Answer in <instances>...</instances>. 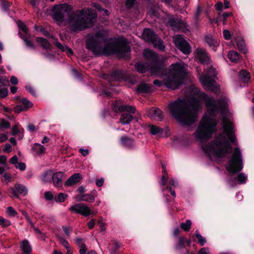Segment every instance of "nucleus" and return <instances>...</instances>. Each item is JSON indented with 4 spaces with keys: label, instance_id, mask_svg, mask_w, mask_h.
Returning <instances> with one entry per match:
<instances>
[{
    "label": "nucleus",
    "instance_id": "obj_1",
    "mask_svg": "<svg viewBox=\"0 0 254 254\" xmlns=\"http://www.w3.org/2000/svg\"><path fill=\"white\" fill-rule=\"evenodd\" d=\"M106 41V39L102 33L97 32L94 35H88L86 47L96 55L116 53L121 58H125L128 56L130 50L126 40L112 41L102 47V44Z\"/></svg>",
    "mask_w": 254,
    "mask_h": 254
},
{
    "label": "nucleus",
    "instance_id": "obj_2",
    "mask_svg": "<svg viewBox=\"0 0 254 254\" xmlns=\"http://www.w3.org/2000/svg\"><path fill=\"white\" fill-rule=\"evenodd\" d=\"M222 126L224 133L220 134L210 144L203 147V149L211 160L224 157L227 153L231 151L232 147L228 143L224 134L227 136L232 143L235 145L237 144L235 135L234 134L233 124L225 116L222 118Z\"/></svg>",
    "mask_w": 254,
    "mask_h": 254
},
{
    "label": "nucleus",
    "instance_id": "obj_3",
    "mask_svg": "<svg viewBox=\"0 0 254 254\" xmlns=\"http://www.w3.org/2000/svg\"><path fill=\"white\" fill-rule=\"evenodd\" d=\"M171 115L182 125H190L196 120L197 111L201 108L200 100L195 99L178 100L169 105Z\"/></svg>",
    "mask_w": 254,
    "mask_h": 254
},
{
    "label": "nucleus",
    "instance_id": "obj_4",
    "mask_svg": "<svg viewBox=\"0 0 254 254\" xmlns=\"http://www.w3.org/2000/svg\"><path fill=\"white\" fill-rule=\"evenodd\" d=\"M97 15L92 9L84 8L69 15L68 24L72 31H80L91 28L96 21Z\"/></svg>",
    "mask_w": 254,
    "mask_h": 254
},
{
    "label": "nucleus",
    "instance_id": "obj_5",
    "mask_svg": "<svg viewBox=\"0 0 254 254\" xmlns=\"http://www.w3.org/2000/svg\"><path fill=\"white\" fill-rule=\"evenodd\" d=\"M187 66L183 62L172 64L166 78L163 81L154 80L153 84L158 87L165 85L173 90L177 89L182 84L186 74Z\"/></svg>",
    "mask_w": 254,
    "mask_h": 254
},
{
    "label": "nucleus",
    "instance_id": "obj_6",
    "mask_svg": "<svg viewBox=\"0 0 254 254\" xmlns=\"http://www.w3.org/2000/svg\"><path fill=\"white\" fill-rule=\"evenodd\" d=\"M143 56L150 63H138L135 64L136 70L140 73H144L149 71L151 74L160 76L164 71L165 66L158 60V55L154 52L146 49L143 52Z\"/></svg>",
    "mask_w": 254,
    "mask_h": 254
},
{
    "label": "nucleus",
    "instance_id": "obj_7",
    "mask_svg": "<svg viewBox=\"0 0 254 254\" xmlns=\"http://www.w3.org/2000/svg\"><path fill=\"white\" fill-rule=\"evenodd\" d=\"M217 123L216 120L204 116L195 133V137L200 141L208 139L211 137L212 133L216 131Z\"/></svg>",
    "mask_w": 254,
    "mask_h": 254
},
{
    "label": "nucleus",
    "instance_id": "obj_8",
    "mask_svg": "<svg viewBox=\"0 0 254 254\" xmlns=\"http://www.w3.org/2000/svg\"><path fill=\"white\" fill-rule=\"evenodd\" d=\"M200 97L204 101L208 112L211 116H215L219 110L222 114L226 111L228 105L226 99H221L216 101L204 93L201 94Z\"/></svg>",
    "mask_w": 254,
    "mask_h": 254
},
{
    "label": "nucleus",
    "instance_id": "obj_9",
    "mask_svg": "<svg viewBox=\"0 0 254 254\" xmlns=\"http://www.w3.org/2000/svg\"><path fill=\"white\" fill-rule=\"evenodd\" d=\"M205 73H202L199 75V80L203 87L205 90L211 91L214 93L217 92L219 87L213 78L217 75L215 69L211 66L205 70Z\"/></svg>",
    "mask_w": 254,
    "mask_h": 254
},
{
    "label": "nucleus",
    "instance_id": "obj_10",
    "mask_svg": "<svg viewBox=\"0 0 254 254\" xmlns=\"http://www.w3.org/2000/svg\"><path fill=\"white\" fill-rule=\"evenodd\" d=\"M230 173L234 174L241 171L243 168L242 155L239 148H235L234 153L226 167Z\"/></svg>",
    "mask_w": 254,
    "mask_h": 254
},
{
    "label": "nucleus",
    "instance_id": "obj_11",
    "mask_svg": "<svg viewBox=\"0 0 254 254\" xmlns=\"http://www.w3.org/2000/svg\"><path fill=\"white\" fill-rule=\"evenodd\" d=\"M142 37L145 41L152 43L155 48L162 51H164L165 46L163 42L155 34L152 30L148 28L144 29Z\"/></svg>",
    "mask_w": 254,
    "mask_h": 254
},
{
    "label": "nucleus",
    "instance_id": "obj_12",
    "mask_svg": "<svg viewBox=\"0 0 254 254\" xmlns=\"http://www.w3.org/2000/svg\"><path fill=\"white\" fill-rule=\"evenodd\" d=\"M70 8V6L66 4L54 6L53 14V18L58 21H63L65 14L69 10Z\"/></svg>",
    "mask_w": 254,
    "mask_h": 254
},
{
    "label": "nucleus",
    "instance_id": "obj_13",
    "mask_svg": "<svg viewBox=\"0 0 254 254\" xmlns=\"http://www.w3.org/2000/svg\"><path fill=\"white\" fill-rule=\"evenodd\" d=\"M174 43L176 46L184 54L188 55L190 53L191 47L190 44L181 35H178L175 36Z\"/></svg>",
    "mask_w": 254,
    "mask_h": 254
},
{
    "label": "nucleus",
    "instance_id": "obj_14",
    "mask_svg": "<svg viewBox=\"0 0 254 254\" xmlns=\"http://www.w3.org/2000/svg\"><path fill=\"white\" fill-rule=\"evenodd\" d=\"M69 210L75 213L88 216L91 214V211L87 205L83 203H77L71 206Z\"/></svg>",
    "mask_w": 254,
    "mask_h": 254
},
{
    "label": "nucleus",
    "instance_id": "obj_15",
    "mask_svg": "<svg viewBox=\"0 0 254 254\" xmlns=\"http://www.w3.org/2000/svg\"><path fill=\"white\" fill-rule=\"evenodd\" d=\"M33 106L31 102L27 99L22 98L19 99L18 104L13 108V111L16 113H19L22 111H27Z\"/></svg>",
    "mask_w": 254,
    "mask_h": 254
},
{
    "label": "nucleus",
    "instance_id": "obj_16",
    "mask_svg": "<svg viewBox=\"0 0 254 254\" xmlns=\"http://www.w3.org/2000/svg\"><path fill=\"white\" fill-rule=\"evenodd\" d=\"M196 56L199 62L203 64H207L210 62V59L205 49L197 48L195 50Z\"/></svg>",
    "mask_w": 254,
    "mask_h": 254
},
{
    "label": "nucleus",
    "instance_id": "obj_17",
    "mask_svg": "<svg viewBox=\"0 0 254 254\" xmlns=\"http://www.w3.org/2000/svg\"><path fill=\"white\" fill-rule=\"evenodd\" d=\"M168 24L172 28L174 31H182L185 27V23L178 18H170Z\"/></svg>",
    "mask_w": 254,
    "mask_h": 254
},
{
    "label": "nucleus",
    "instance_id": "obj_18",
    "mask_svg": "<svg viewBox=\"0 0 254 254\" xmlns=\"http://www.w3.org/2000/svg\"><path fill=\"white\" fill-rule=\"evenodd\" d=\"M147 116L151 119L161 121L163 118V112L158 108H152L147 113Z\"/></svg>",
    "mask_w": 254,
    "mask_h": 254
},
{
    "label": "nucleus",
    "instance_id": "obj_19",
    "mask_svg": "<svg viewBox=\"0 0 254 254\" xmlns=\"http://www.w3.org/2000/svg\"><path fill=\"white\" fill-rule=\"evenodd\" d=\"M64 173L62 172H58L52 174V181L54 185L56 187H61L63 184V178Z\"/></svg>",
    "mask_w": 254,
    "mask_h": 254
},
{
    "label": "nucleus",
    "instance_id": "obj_20",
    "mask_svg": "<svg viewBox=\"0 0 254 254\" xmlns=\"http://www.w3.org/2000/svg\"><path fill=\"white\" fill-rule=\"evenodd\" d=\"M120 142L123 146L127 148L131 149L134 146L133 139L127 136H122L120 139Z\"/></svg>",
    "mask_w": 254,
    "mask_h": 254
},
{
    "label": "nucleus",
    "instance_id": "obj_21",
    "mask_svg": "<svg viewBox=\"0 0 254 254\" xmlns=\"http://www.w3.org/2000/svg\"><path fill=\"white\" fill-rule=\"evenodd\" d=\"M81 176L79 173H75L69 177L65 182V186H71L79 182Z\"/></svg>",
    "mask_w": 254,
    "mask_h": 254
},
{
    "label": "nucleus",
    "instance_id": "obj_22",
    "mask_svg": "<svg viewBox=\"0 0 254 254\" xmlns=\"http://www.w3.org/2000/svg\"><path fill=\"white\" fill-rule=\"evenodd\" d=\"M31 150L33 154L41 155L45 153L46 148L43 145L35 143L32 146Z\"/></svg>",
    "mask_w": 254,
    "mask_h": 254
},
{
    "label": "nucleus",
    "instance_id": "obj_23",
    "mask_svg": "<svg viewBox=\"0 0 254 254\" xmlns=\"http://www.w3.org/2000/svg\"><path fill=\"white\" fill-rule=\"evenodd\" d=\"M205 42L214 51H216V47L219 45V42L214 39L211 35H208L205 37Z\"/></svg>",
    "mask_w": 254,
    "mask_h": 254
},
{
    "label": "nucleus",
    "instance_id": "obj_24",
    "mask_svg": "<svg viewBox=\"0 0 254 254\" xmlns=\"http://www.w3.org/2000/svg\"><path fill=\"white\" fill-rule=\"evenodd\" d=\"M235 39L239 50L244 54L246 53L247 49L244 39L241 36H237Z\"/></svg>",
    "mask_w": 254,
    "mask_h": 254
},
{
    "label": "nucleus",
    "instance_id": "obj_25",
    "mask_svg": "<svg viewBox=\"0 0 254 254\" xmlns=\"http://www.w3.org/2000/svg\"><path fill=\"white\" fill-rule=\"evenodd\" d=\"M229 59L232 62L238 63L242 59L239 54L235 51H231L228 54Z\"/></svg>",
    "mask_w": 254,
    "mask_h": 254
},
{
    "label": "nucleus",
    "instance_id": "obj_26",
    "mask_svg": "<svg viewBox=\"0 0 254 254\" xmlns=\"http://www.w3.org/2000/svg\"><path fill=\"white\" fill-rule=\"evenodd\" d=\"M120 112H127L130 113H134L136 111L135 107L128 105H123L118 108Z\"/></svg>",
    "mask_w": 254,
    "mask_h": 254
},
{
    "label": "nucleus",
    "instance_id": "obj_27",
    "mask_svg": "<svg viewBox=\"0 0 254 254\" xmlns=\"http://www.w3.org/2000/svg\"><path fill=\"white\" fill-rule=\"evenodd\" d=\"M239 76L240 80L245 83H247L250 81V74L249 72L246 70L244 69L240 71Z\"/></svg>",
    "mask_w": 254,
    "mask_h": 254
},
{
    "label": "nucleus",
    "instance_id": "obj_28",
    "mask_svg": "<svg viewBox=\"0 0 254 254\" xmlns=\"http://www.w3.org/2000/svg\"><path fill=\"white\" fill-rule=\"evenodd\" d=\"M151 90V86L148 84L142 83L137 87L136 91L138 93H149Z\"/></svg>",
    "mask_w": 254,
    "mask_h": 254
},
{
    "label": "nucleus",
    "instance_id": "obj_29",
    "mask_svg": "<svg viewBox=\"0 0 254 254\" xmlns=\"http://www.w3.org/2000/svg\"><path fill=\"white\" fill-rule=\"evenodd\" d=\"M133 119V117L129 114H123L120 119V122L123 125L128 124Z\"/></svg>",
    "mask_w": 254,
    "mask_h": 254
},
{
    "label": "nucleus",
    "instance_id": "obj_30",
    "mask_svg": "<svg viewBox=\"0 0 254 254\" xmlns=\"http://www.w3.org/2000/svg\"><path fill=\"white\" fill-rule=\"evenodd\" d=\"M56 46L63 52H64L66 54L69 56L73 55V52L71 49L68 48L66 46H64L59 42L55 43Z\"/></svg>",
    "mask_w": 254,
    "mask_h": 254
},
{
    "label": "nucleus",
    "instance_id": "obj_31",
    "mask_svg": "<svg viewBox=\"0 0 254 254\" xmlns=\"http://www.w3.org/2000/svg\"><path fill=\"white\" fill-rule=\"evenodd\" d=\"M21 248L24 254H30L31 251V248L28 241L27 240H25L22 241L21 244Z\"/></svg>",
    "mask_w": 254,
    "mask_h": 254
},
{
    "label": "nucleus",
    "instance_id": "obj_32",
    "mask_svg": "<svg viewBox=\"0 0 254 254\" xmlns=\"http://www.w3.org/2000/svg\"><path fill=\"white\" fill-rule=\"evenodd\" d=\"M94 200V196L89 193L84 194L82 196L77 198V201H85L88 202H92Z\"/></svg>",
    "mask_w": 254,
    "mask_h": 254
},
{
    "label": "nucleus",
    "instance_id": "obj_33",
    "mask_svg": "<svg viewBox=\"0 0 254 254\" xmlns=\"http://www.w3.org/2000/svg\"><path fill=\"white\" fill-rule=\"evenodd\" d=\"M37 41L41 45V46L44 49H48L51 48V44L48 41L43 38L38 37Z\"/></svg>",
    "mask_w": 254,
    "mask_h": 254
},
{
    "label": "nucleus",
    "instance_id": "obj_34",
    "mask_svg": "<svg viewBox=\"0 0 254 254\" xmlns=\"http://www.w3.org/2000/svg\"><path fill=\"white\" fill-rule=\"evenodd\" d=\"M191 221L190 220L188 219L185 221V222L181 223L180 227L184 231L189 232L191 228Z\"/></svg>",
    "mask_w": 254,
    "mask_h": 254
},
{
    "label": "nucleus",
    "instance_id": "obj_35",
    "mask_svg": "<svg viewBox=\"0 0 254 254\" xmlns=\"http://www.w3.org/2000/svg\"><path fill=\"white\" fill-rule=\"evenodd\" d=\"M238 182L240 184H245L247 180V176L243 173H240L238 174L236 177Z\"/></svg>",
    "mask_w": 254,
    "mask_h": 254
},
{
    "label": "nucleus",
    "instance_id": "obj_36",
    "mask_svg": "<svg viewBox=\"0 0 254 254\" xmlns=\"http://www.w3.org/2000/svg\"><path fill=\"white\" fill-rule=\"evenodd\" d=\"M149 130L151 133L153 135H156L163 131L162 128L154 125L149 126Z\"/></svg>",
    "mask_w": 254,
    "mask_h": 254
},
{
    "label": "nucleus",
    "instance_id": "obj_37",
    "mask_svg": "<svg viewBox=\"0 0 254 254\" xmlns=\"http://www.w3.org/2000/svg\"><path fill=\"white\" fill-rule=\"evenodd\" d=\"M185 239L184 237H179L178 241L176 245L175 248L177 250L185 248Z\"/></svg>",
    "mask_w": 254,
    "mask_h": 254
},
{
    "label": "nucleus",
    "instance_id": "obj_38",
    "mask_svg": "<svg viewBox=\"0 0 254 254\" xmlns=\"http://www.w3.org/2000/svg\"><path fill=\"white\" fill-rule=\"evenodd\" d=\"M52 174V172L50 170L45 172L43 175L42 180L44 182H50Z\"/></svg>",
    "mask_w": 254,
    "mask_h": 254
},
{
    "label": "nucleus",
    "instance_id": "obj_39",
    "mask_svg": "<svg viewBox=\"0 0 254 254\" xmlns=\"http://www.w3.org/2000/svg\"><path fill=\"white\" fill-rule=\"evenodd\" d=\"M14 188L20 193H23L24 194L27 193V189L26 187L22 185L15 184Z\"/></svg>",
    "mask_w": 254,
    "mask_h": 254
},
{
    "label": "nucleus",
    "instance_id": "obj_40",
    "mask_svg": "<svg viewBox=\"0 0 254 254\" xmlns=\"http://www.w3.org/2000/svg\"><path fill=\"white\" fill-rule=\"evenodd\" d=\"M195 236L197 239L198 243L201 246H203L206 242L205 238L203 237L199 233L198 231H196Z\"/></svg>",
    "mask_w": 254,
    "mask_h": 254
},
{
    "label": "nucleus",
    "instance_id": "obj_41",
    "mask_svg": "<svg viewBox=\"0 0 254 254\" xmlns=\"http://www.w3.org/2000/svg\"><path fill=\"white\" fill-rule=\"evenodd\" d=\"M67 197V194L61 192L58 195V196L55 198V200L57 202H63Z\"/></svg>",
    "mask_w": 254,
    "mask_h": 254
},
{
    "label": "nucleus",
    "instance_id": "obj_42",
    "mask_svg": "<svg viewBox=\"0 0 254 254\" xmlns=\"http://www.w3.org/2000/svg\"><path fill=\"white\" fill-rule=\"evenodd\" d=\"M22 38L23 39L24 42L25 43L26 45L30 48L32 49H34L35 47L33 43L32 40L29 37H23Z\"/></svg>",
    "mask_w": 254,
    "mask_h": 254
},
{
    "label": "nucleus",
    "instance_id": "obj_43",
    "mask_svg": "<svg viewBox=\"0 0 254 254\" xmlns=\"http://www.w3.org/2000/svg\"><path fill=\"white\" fill-rule=\"evenodd\" d=\"M11 225V222L8 220L5 219L1 216H0V225L2 227L6 228Z\"/></svg>",
    "mask_w": 254,
    "mask_h": 254
},
{
    "label": "nucleus",
    "instance_id": "obj_44",
    "mask_svg": "<svg viewBox=\"0 0 254 254\" xmlns=\"http://www.w3.org/2000/svg\"><path fill=\"white\" fill-rule=\"evenodd\" d=\"M58 240L60 242V243L65 248L68 249L69 247V245L67 241H66L64 238L62 237H58Z\"/></svg>",
    "mask_w": 254,
    "mask_h": 254
},
{
    "label": "nucleus",
    "instance_id": "obj_45",
    "mask_svg": "<svg viewBox=\"0 0 254 254\" xmlns=\"http://www.w3.org/2000/svg\"><path fill=\"white\" fill-rule=\"evenodd\" d=\"M8 94V90L4 87L0 86V98H4Z\"/></svg>",
    "mask_w": 254,
    "mask_h": 254
},
{
    "label": "nucleus",
    "instance_id": "obj_46",
    "mask_svg": "<svg viewBox=\"0 0 254 254\" xmlns=\"http://www.w3.org/2000/svg\"><path fill=\"white\" fill-rule=\"evenodd\" d=\"M6 213L10 216H14L17 214V212L11 206L7 208Z\"/></svg>",
    "mask_w": 254,
    "mask_h": 254
},
{
    "label": "nucleus",
    "instance_id": "obj_47",
    "mask_svg": "<svg viewBox=\"0 0 254 254\" xmlns=\"http://www.w3.org/2000/svg\"><path fill=\"white\" fill-rule=\"evenodd\" d=\"M0 1L1 8L4 10H7L10 6V3L5 0H0Z\"/></svg>",
    "mask_w": 254,
    "mask_h": 254
},
{
    "label": "nucleus",
    "instance_id": "obj_48",
    "mask_svg": "<svg viewBox=\"0 0 254 254\" xmlns=\"http://www.w3.org/2000/svg\"><path fill=\"white\" fill-rule=\"evenodd\" d=\"M44 196L47 200H51L54 198L53 194L50 191H46L44 194Z\"/></svg>",
    "mask_w": 254,
    "mask_h": 254
},
{
    "label": "nucleus",
    "instance_id": "obj_49",
    "mask_svg": "<svg viewBox=\"0 0 254 254\" xmlns=\"http://www.w3.org/2000/svg\"><path fill=\"white\" fill-rule=\"evenodd\" d=\"M75 243L79 247L85 245V244L83 242V239L79 237L75 238Z\"/></svg>",
    "mask_w": 254,
    "mask_h": 254
},
{
    "label": "nucleus",
    "instance_id": "obj_50",
    "mask_svg": "<svg viewBox=\"0 0 254 254\" xmlns=\"http://www.w3.org/2000/svg\"><path fill=\"white\" fill-rule=\"evenodd\" d=\"M167 180H168V175H166V174H163L162 177H161V182H160V184L162 186H164L167 182Z\"/></svg>",
    "mask_w": 254,
    "mask_h": 254
},
{
    "label": "nucleus",
    "instance_id": "obj_51",
    "mask_svg": "<svg viewBox=\"0 0 254 254\" xmlns=\"http://www.w3.org/2000/svg\"><path fill=\"white\" fill-rule=\"evenodd\" d=\"M62 228L64 232V234L67 236L68 238H69L70 237V232L72 231L71 228L66 227L65 226H63Z\"/></svg>",
    "mask_w": 254,
    "mask_h": 254
},
{
    "label": "nucleus",
    "instance_id": "obj_52",
    "mask_svg": "<svg viewBox=\"0 0 254 254\" xmlns=\"http://www.w3.org/2000/svg\"><path fill=\"white\" fill-rule=\"evenodd\" d=\"M223 36L224 38L227 40H230L231 37L230 32L228 30H224Z\"/></svg>",
    "mask_w": 254,
    "mask_h": 254
},
{
    "label": "nucleus",
    "instance_id": "obj_53",
    "mask_svg": "<svg viewBox=\"0 0 254 254\" xmlns=\"http://www.w3.org/2000/svg\"><path fill=\"white\" fill-rule=\"evenodd\" d=\"M18 26L20 28V29L24 33H26L27 32L28 29L25 24L20 22L18 24Z\"/></svg>",
    "mask_w": 254,
    "mask_h": 254
},
{
    "label": "nucleus",
    "instance_id": "obj_54",
    "mask_svg": "<svg viewBox=\"0 0 254 254\" xmlns=\"http://www.w3.org/2000/svg\"><path fill=\"white\" fill-rule=\"evenodd\" d=\"M15 167L20 171H24L26 168V165L24 163L20 162L16 165Z\"/></svg>",
    "mask_w": 254,
    "mask_h": 254
},
{
    "label": "nucleus",
    "instance_id": "obj_55",
    "mask_svg": "<svg viewBox=\"0 0 254 254\" xmlns=\"http://www.w3.org/2000/svg\"><path fill=\"white\" fill-rule=\"evenodd\" d=\"M231 15H232V13H231V12H226V13H224L222 15L223 19L222 20L223 21V24H226V19H227V17L231 16Z\"/></svg>",
    "mask_w": 254,
    "mask_h": 254
},
{
    "label": "nucleus",
    "instance_id": "obj_56",
    "mask_svg": "<svg viewBox=\"0 0 254 254\" xmlns=\"http://www.w3.org/2000/svg\"><path fill=\"white\" fill-rule=\"evenodd\" d=\"M27 90L31 93L32 95L35 96L36 95V91L31 86H27L26 87Z\"/></svg>",
    "mask_w": 254,
    "mask_h": 254
},
{
    "label": "nucleus",
    "instance_id": "obj_57",
    "mask_svg": "<svg viewBox=\"0 0 254 254\" xmlns=\"http://www.w3.org/2000/svg\"><path fill=\"white\" fill-rule=\"evenodd\" d=\"M104 182V179L103 178H101L100 179L97 180L96 181L95 184L97 187H100L103 185Z\"/></svg>",
    "mask_w": 254,
    "mask_h": 254
},
{
    "label": "nucleus",
    "instance_id": "obj_58",
    "mask_svg": "<svg viewBox=\"0 0 254 254\" xmlns=\"http://www.w3.org/2000/svg\"><path fill=\"white\" fill-rule=\"evenodd\" d=\"M79 151L83 156H86L89 154V150L88 149L80 148Z\"/></svg>",
    "mask_w": 254,
    "mask_h": 254
},
{
    "label": "nucleus",
    "instance_id": "obj_59",
    "mask_svg": "<svg viewBox=\"0 0 254 254\" xmlns=\"http://www.w3.org/2000/svg\"><path fill=\"white\" fill-rule=\"evenodd\" d=\"M135 0H127L126 5L128 8L131 7L134 3Z\"/></svg>",
    "mask_w": 254,
    "mask_h": 254
},
{
    "label": "nucleus",
    "instance_id": "obj_60",
    "mask_svg": "<svg viewBox=\"0 0 254 254\" xmlns=\"http://www.w3.org/2000/svg\"><path fill=\"white\" fill-rule=\"evenodd\" d=\"M8 137L5 134L0 133V142H3L7 139Z\"/></svg>",
    "mask_w": 254,
    "mask_h": 254
},
{
    "label": "nucleus",
    "instance_id": "obj_61",
    "mask_svg": "<svg viewBox=\"0 0 254 254\" xmlns=\"http://www.w3.org/2000/svg\"><path fill=\"white\" fill-rule=\"evenodd\" d=\"M10 82L11 83V84L14 85L17 84L18 82L17 78L14 76H11L10 78Z\"/></svg>",
    "mask_w": 254,
    "mask_h": 254
},
{
    "label": "nucleus",
    "instance_id": "obj_62",
    "mask_svg": "<svg viewBox=\"0 0 254 254\" xmlns=\"http://www.w3.org/2000/svg\"><path fill=\"white\" fill-rule=\"evenodd\" d=\"M79 253L80 254H85L87 252V249L85 245L80 247Z\"/></svg>",
    "mask_w": 254,
    "mask_h": 254
},
{
    "label": "nucleus",
    "instance_id": "obj_63",
    "mask_svg": "<svg viewBox=\"0 0 254 254\" xmlns=\"http://www.w3.org/2000/svg\"><path fill=\"white\" fill-rule=\"evenodd\" d=\"M4 151L5 152H10L12 150V147L10 144L7 143L5 145L4 149Z\"/></svg>",
    "mask_w": 254,
    "mask_h": 254
},
{
    "label": "nucleus",
    "instance_id": "obj_64",
    "mask_svg": "<svg viewBox=\"0 0 254 254\" xmlns=\"http://www.w3.org/2000/svg\"><path fill=\"white\" fill-rule=\"evenodd\" d=\"M10 162L12 164H16L18 162V157L14 155L10 159Z\"/></svg>",
    "mask_w": 254,
    "mask_h": 254
}]
</instances>
